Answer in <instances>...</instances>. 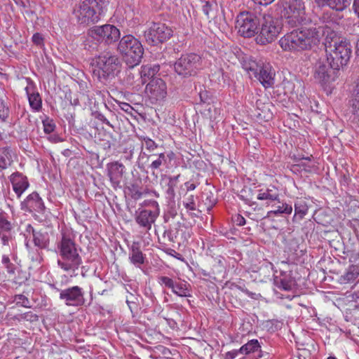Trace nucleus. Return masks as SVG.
<instances>
[{
    "label": "nucleus",
    "mask_w": 359,
    "mask_h": 359,
    "mask_svg": "<svg viewBox=\"0 0 359 359\" xmlns=\"http://www.w3.org/2000/svg\"><path fill=\"white\" fill-rule=\"evenodd\" d=\"M43 131L46 134H50L54 131L55 128V125L52 119L49 118H46L42 121Z\"/></svg>",
    "instance_id": "38"
},
{
    "label": "nucleus",
    "mask_w": 359,
    "mask_h": 359,
    "mask_svg": "<svg viewBox=\"0 0 359 359\" xmlns=\"http://www.w3.org/2000/svg\"><path fill=\"white\" fill-rule=\"evenodd\" d=\"M158 283L161 285H165L166 287H168L170 289H172L173 287V285L175 283V281L167 276H161L158 278Z\"/></svg>",
    "instance_id": "43"
},
{
    "label": "nucleus",
    "mask_w": 359,
    "mask_h": 359,
    "mask_svg": "<svg viewBox=\"0 0 359 359\" xmlns=\"http://www.w3.org/2000/svg\"><path fill=\"white\" fill-rule=\"evenodd\" d=\"M57 249L61 259L57 261L59 266L65 271H74L82 264V259L74 241L70 236L62 234L57 244Z\"/></svg>",
    "instance_id": "4"
},
{
    "label": "nucleus",
    "mask_w": 359,
    "mask_h": 359,
    "mask_svg": "<svg viewBox=\"0 0 359 359\" xmlns=\"http://www.w3.org/2000/svg\"><path fill=\"white\" fill-rule=\"evenodd\" d=\"M292 285L293 283L292 280H287L285 278H282L280 280L278 287L284 290L289 291L292 290Z\"/></svg>",
    "instance_id": "44"
},
{
    "label": "nucleus",
    "mask_w": 359,
    "mask_h": 359,
    "mask_svg": "<svg viewBox=\"0 0 359 359\" xmlns=\"http://www.w3.org/2000/svg\"><path fill=\"white\" fill-rule=\"evenodd\" d=\"M172 32V29L165 23L152 22L148 25L144 36L149 44L156 45L169 39Z\"/></svg>",
    "instance_id": "10"
},
{
    "label": "nucleus",
    "mask_w": 359,
    "mask_h": 359,
    "mask_svg": "<svg viewBox=\"0 0 359 359\" xmlns=\"http://www.w3.org/2000/svg\"><path fill=\"white\" fill-rule=\"evenodd\" d=\"M276 6L281 17L287 19L292 27L307 21L304 0H278Z\"/></svg>",
    "instance_id": "8"
},
{
    "label": "nucleus",
    "mask_w": 359,
    "mask_h": 359,
    "mask_svg": "<svg viewBox=\"0 0 359 359\" xmlns=\"http://www.w3.org/2000/svg\"><path fill=\"white\" fill-rule=\"evenodd\" d=\"M2 262L5 264H7L10 262V259L8 257L4 256L2 258Z\"/></svg>",
    "instance_id": "62"
},
{
    "label": "nucleus",
    "mask_w": 359,
    "mask_h": 359,
    "mask_svg": "<svg viewBox=\"0 0 359 359\" xmlns=\"http://www.w3.org/2000/svg\"><path fill=\"white\" fill-rule=\"evenodd\" d=\"M10 180L13 190L18 198H20L29 186L27 177L21 173L15 172L11 175Z\"/></svg>",
    "instance_id": "19"
},
{
    "label": "nucleus",
    "mask_w": 359,
    "mask_h": 359,
    "mask_svg": "<svg viewBox=\"0 0 359 359\" xmlns=\"http://www.w3.org/2000/svg\"><path fill=\"white\" fill-rule=\"evenodd\" d=\"M229 168H230V172H231V175H233L235 176L236 172H237V170H236V163L234 161H233L232 160H229Z\"/></svg>",
    "instance_id": "53"
},
{
    "label": "nucleus",
    "mask_w": 359,
    "mask_h": 359,
    "mask_svg": "<svg viewBox=\"0 0 359 359\" xmlns=\"http://www.w3.org/2000/svg\"><path fill=\"white\" fill-rule=\"evenodd\" d=\"M338 70L332 69L330 65L319 63L316 67L313 77L321 86H325L336 79Z\"/></svg>",
    "instance_id": "16"
},
{
    "label": "nucleus",
    "mask_w": 359,
    "mask_h": 359,
    "mask_svg": "<svg viewBox=\"0 0 359 359\" xmlns=\"http://www.w3.org/2000/svg\"><path fill=\"white\" fill-rule=\"evenodd\" d=\"M8 116V108L4 102L0 100V118L4 120Z\"/></svg>",
    "instance_id": "48"
},
{
    "label": "nucleus",
    "mask_w": 359,
    "mask_h": 359,
    "mask_svg": "<svg viewBox=\"0 0 359 359\" xmlns=\"http://www.w3.org/2000/svg\"><path fill=\"white\" fill-rule=\"evenodd\" d=\"M120 30L114 25L95 26L88 32L85 48L90 51L97 50L100 43L111 44L120 38Z\"/></svg>",
    "instance_id": "6"
},
{
    "label": "nucleus",
    "mask_w": 359,
    "mask_h": 359,
    "mask_svg": "<svg viewBox=\"0 0 359 359\" xmlns=\"http://www.w3.org/2000/svg\"><path fill=\"white\" fill-rule=\"evenodd\" d=\"M172 292L180 297H189L190 293L187 283L175 282Z\"/></svg>",
    "instance_id": "35"
},
{
    "label": "nucleus",
    "mask_w": 359,
    "mask_h": 359,
    "mask_svg": "<svg viewBox=\"0 0 359 359\" xmlns=\"http://www.w3.org/2000/svg\"><path fill=\"white\" fill-rule=\"evenodd\" d=\"M29 228L32 229L33 241L34 245L40 248H45L48 244V236L46 233H41L40 231H35L31 226Z\"/></svg>",
    "instance_id": "32"
},
{
    "label": "nucleus",
    "mask_w": 359,
    "mask_h": 359,
    "mask_svg": "<svg viewBox=\"0 0 359 359\" xmlns=\"http://www.w3.org/2000/svg\"><path fill=\"white\" fill-rule=\"evenodd\" d=\"M25 318H27V319L29 318L31 320H38V316L36 315H35V314H33L31 312L25 313Z\"/></svg>",
    "instance_id": "56"
},
{
    "label": "nucleus",
    "mask_w": 359,
    "mask_h": 359,
    "mask_svg": "<svg viewBox=\"0 0 359 359\" xmlns=\"http://www.w3.org/2000/svg\"><path fill=\"white\" fill-rule=\"evenodd\" d=\"M11 229V223L8 222L3 215H0V238H1L3 245L8 244L9 233Z\"/></svg>",
    "instance_id": "27"
},
{
    "label": "nucleus",
    "mask_w": 359,
    "mask_h": 359,
    "mask_svg": "<svg viewBox=\"0 0 359 359\" xmlns=\"http://www.w3.org/2000/svg\"><path fill=\"white\" fill-rule=\"evenodd\" d=\"M168 323L172 328H175L177 326V323L173 320H167Z\"/></svg>",
    "instance_id": "60"
},
{
    "label": "nucleus",
    "mask_w": 359,
    "mask_h": 359,
    "mask_svg": "<svg viewBox=\"0 0 359 359\" xmlns=\"http://www.w3.org/2000/svg\"><path fill=\"white\" fill-rule=\"evenodd\" d=\"M150 204L151 209H139L135 213V222L146 231L151 229L160 213L158 203L156 201H153Z\"/></svg>",
    "instance_id": "14"
},
{
    "label": "nucleus",
    "mask_w": 359,
    "mask_h": 359,
    "mask_svg": "<svg viewBox=\"0 0 359 359\" xmlns=\"http://www.w3.org/2000/svg\"><path fill=\"white\" fill-rule=\"evenodd\" d=\"M349 109L352 114L359 117V78L349 100Z\"/></svg>",
    "instance_id": "26"
},
{
    "label": "nucleus",
    "mask_w": 359,
    "mask_h": 359,
    "mask_svg": "<svg viewBox=\"0 0 359 359\" xmlns=\"http://www.w3.org/2000/svg\"><path fill=\"white\" fill-rule=\"evenodd\" d=\"M353 6L355 13L358 15V16L359 18V0H354Z\"/></svg>",
    "instance_id": "57"
},
{
    "label": "nucleus",
    "mask_w": 359,
    "mask_h": 359,
    "mask_svg": "<svg viewBox=\"0 0 359 359\" xmlns=\"http://www.w3.org/2000/svg\"><path fill=\"white\" fill-rule=\"evenodd\" d=\"M308 210L306 201L299 200L294 203V217L297 216L299 219H303L307 214Z\"/></svg>",
    "instance_id": "36"
},
{
    "label": "nucleus",
    "mask_w": 359,
    "mask_h": 359,
    "mask_svg": "<svg viewBox=\"0 0 359 359\" xmlns=\"http://www.w3.org/2000/svg\"><path fill=\"white\" fill-rule=\"evenodd\" d=\"M184 186L187 191H193L196 189V186L194 183L191 182H187L184 183Z\"/></svg>",
    "instance_id": "55"
},
{
    "label": "nucleus",
    "mask_w": 359,
    "mask_h": 359,
    "mask_svg": "<svg viewBox=\"0 0 359 359\" xmlns=\"http://www.w3.org/2000/svg\"><path fill=\"white\" fill-rule=\"evenodd\" d=\"M228 61L233 64L239 63L243 67V60H245L246 57H252V56L244 54L238 47L232 48L228 53Z\"/></svg>",
    "instance_id": "24"
},
{
    "label": "nucleus",
    "mask_w": 359,
    "mask_h": 359,
    "mask_svg": "<svg viewBox=\"0 0 359 359\" xmlns=\"http://www.w3.org/2000/svg\"><path fill=\"white\" fill-rule=\"evenodd\" d=\"M146 93L154 100H161L167 95V87L165 81L160 78L152 79L147 85Z\"/></svg>",
    "instance_id": "15"
},
{
    "label": "nucleus",
    "mask_w": 359,
    "mask_h": 359,
    "mask_svg": "<svg viewBox=\"0 0 359 359\" xmlns=\"http://www.w3.org/2000/svg\"><path fill=\"white\" fill-rule=\"evenodd\" d=\"M117 51L130 67L138 65L144 54L141 42L131 34L125 35L120 39Z\"/></svg>",
    "instance_id": "7"
},
{
    "label": "nucleus",
    "mask_w": 359,
    "mask_h": 359,
    "mask_svg": "<svg viewBox=\"0 0 359 359\" xmlns=\"http://www.w3.org/2000/svg\"><path fill=\"white\" fill-rule=\"evenodd\" d=\"M124 168L122 163L117 161L109 165V177L114 184L118 185L120 183L124 172Z\"/></svg>",
    "instance_id": "22"
},
{
    "label": "nucleus",
    "mask_w": 359,
    "mask_h": 359,
    "mask_svg": "<svg viewBox=\"0 0 359 359\" xmlns=\"http://www.w3.org/2000/svg\"><path fill=\"white\" fill-rule=\"evenodd\" d=\"M174 67L176 73L180 76H191L201 67V57L194 53L184 55L175 63Z\"/></svg>",
    "instance_id": "12"
},
{
    "label": "nucleus",
    "mask_w": 359,
    "mask_h": 359,
    "mask_svg": "<svg viewBox=\"0 0 359 359\" xmlns=\"http://www.w3.org/2000/svg\"><path fill=\"white\" fill-rule=\"evenodd\" d=\"M271 103L268 102L266 104L262 102L261 100H257L256 102L257 108L260 110L262 113H264L266 109H269V107L271 106Z\"/></svg>",
    "instance_id": "47"
},
{
    "label": "nucleus",
    "mask_w": 359,
    "mask_h": 359,
    "mask_svg": "<svg viewBox=\"0 0 359 359\" xmlns=\"http://www.w3.org/2000/svg\"><path fill=\"white\" fill-rule=\"evenodd\" d=\"M318 6H327L336 11L345 10L351 2V0H315Z\"/></svg>",
    "instance_id": "21"
},
{
    "label": "nucleus",
    "mask_w": 359,
    "mask_h": 359,
    "mask_svg": "<svg viewBox=\"0 0 359 359\" xmlns=\"http://www.w3.org/2000/svg\"><path fill=\"white\" fill-rule=\"evenodd\" d=\"M100 119V121L103 123H104V124H106V125H107V126H109L110 127H112V125L110 123V122L104 116H102Z\"/></svg>",
    "instance_id": "59"
},
{
    "label": "nucleus",
    "mask_w": 359,
    "mask_h": 359,
    "mask_svg": "<svg viewBox=\"0 0 359 359\" xmlns=\"http://www.w3.org/2000/svg\"><path fill=\"white\" fill-rule=\"evenodd\" d=\"M143 145L149 151H153L157 148V144L156 142L149 137H144Z\"/></svg>",
    "instance_id": "42"
},
{
    "label": "nucleus",
    "mask_w": 359,
    "mask_h": 359,
    "mask_svg": "<svg viewBox=\"0 0 359 359\" xmlns=\"http://www.w3.org/2000/svg\"><path fill=\"white\" fill-rule=\"evenodd\" d=\"M60 298L64 300L67 306H77L84 303L82 289L79 286L62 290L60 293Z\"/></svg>",
    "instance_id": "17"
},
{
    "label": "nucleus",
    "mask_w": 359,
    "mask_h": 359,
    "mask_svg": "<svg viewBox=\"0 0 359 359\" xmlns=\"http://www.w3.org/2000/svg\"><path fill=\"white\" fill-rule=\"evenodd\" d=\"M52 141L53 142H61L62 140L59 137H54V138H52Z\"/></svg>",
    "instance_id": "63"
},
{
    "label": "nucleus",
    "mask_w": 359,
    "mask_h": 359,
    "mask_svg": "<svg viewBox=\"0 0 359 359\" xmlns=\"http://www.w3.org/2000/svg\"><path fill=\"white\" fill-rule=\"evenodd\" d=\"M348 269L350 271H351L352 274H353L354 276H356V278H358V276H359V262L356 264H352L349 266Z\"/></svg>",
    "instance_id": "51"
},
{
    "label": "nucleus",
    "mask_w": 359,
    "mask_h": 359,
    "mask_svg": "<svg viewBox=\"0 0 359 359\" xmlns=\"http://www.w3.org/2000/svg\"><path fill=\"white\" fill-rule=\"evenodd\" d=\"M202 200L208 210L210 209L216 203V198L211 191H204L202 194Z\"/></svg>",
    "instance_id": "37"
},
{
    "label": "nucleus",
    "mask_w": 359,
    "mask_h": 359,
    "mask_svg": "<svg viewBox=\"0 0 359 359\" xmlns=\"http://www.w3.org/2000/svg\"><path fill=\"white\" fill-rule=\"evenodd\" d=\"M320 41V32L315 27H302L285 34L279 44L285 51H300L311 49Z\"/></svg>",
    "instance_id": "2"
},
{
    "label": "nucleus",
    "mask_w": 359,
    "mask_h": 359,
    "mask_svg": "<svg viewBox=\"0 0 359 359\" xmlns=\"http://www.w3.org/2000/svg\"><path fill=\"white\" fill-rule=\"evenodd\" d=\"M232 222L238 226H243L245 224V219L240 214H236L231 217Z\"/></svg>",
    "instance_id": "45"
},
{
    "label": "nucleus",
    "mask_w": 359,
    "mask_h": 359,
    "mask_svg": "<svg viewBox=\"0 0 359 359\" xmlns=\"http://www.w3.org/2000/svg\"><path fill=\"white\" fill-rule=\"evenodd\" d=\"M32 41L37 46H41L43 43V38L39 33H36L32 36Z\"/></svg>",
    "instance_id": "50"
},
{
    "label": "nucleus",
    "mask_w": 359,
    "mask_h": 359,
    "mask_svg": "<svg viewBox=\"0 0 359 359\" xmlns=\"http://www.w3.org/2000/svg\"><path fill=\"white\" fill-rule=\"evenodd\" d=\"M243 69L250 76H254L265 88H271L275 83L276 72L266 59L246 57L243 60Z\"/></svg>",
    "instance_id": "3"
},
{
    "label": "nucleus",
    "mask_w": 359,
    "mask_h": 359,
    "mask_svg": "<svg viewBox=\"0 0 359 359\" xmlns=\"http://www.w3.org/2000/svg\"><path fill=\"white\" fill-rule=\"evenodd\" d=\"M278 203H280V202ZM272 206L274 207V209L267 212V217L290 215L292 212V206L287 203H282L278 205H272Z\"/></svg>",
    "instance_id": "28"
},
{
    "label": "nucleus",
    "mask_w": 359,
    "mask_h": 359,
    "mask_svg": "<svg viewBox=\"0 0 359 359\" xmlns=\"http://www.w3.org/2000/svg\"><path fill=\"white\" fill-rule=\"evenodd\" d=\"M21 209L32 214L42 213L45 206L41 198L36 192H33L21 202Z\"/></svg>",
    "instance_id": "18"
},
{
    "label": "nucleus",
    "mask_w": 359,
    "mask_h": 359,
    "mask_svg": "<svg viewBox=\"0 0 359 359\" xmlns=\"http://www.w3.org/2000/svg\"><path fill=\"white\" fill-rule=\"evenodd\" d=\"M118 64L119 61L116 55L110 53H104L97 58L93 74L100 81L106 79L114 74L118 68Z\"/></svg>",
    "instance_id": "9"
},
{
    "label": "nucleus",
    "mask_w": 359,
    "mask_h": 359,
    "mask_svg": "<svg viewBox=\"0 0 359 359\" xmlns=\"http://www.w3.org/2000/svg\"><path fill=\"white\" fill-rule=\"evenodd\" d=\"M241 354L239 349H234L226 353V359H234Z\"/></svg>",
    "instance_id": "49"
},
{
    "label": "nucleus",
    "mask_w": 359,
    "mask_h": 359,
    "mask_svg": "<svg viewBox=\"0 0 359 359\" xmlns=\"http://www.w3.org/2000/svg\"><path fill=\"white\" fill-rule=\"evenodd\" d=\"M259 25L257 16L250 12H242L236 18L235 27L244 37H252L257 33Z\"/></svg>",
    "instance_id": "11"
},
{
    "label": "nucleus",
    "mask_w": 359,
    "mask_h": 359,
    "mask_svg": "<svg viewBox=\"0 0 359 359\" xmlns=\"http://www.w3.org/2000/svg\"><path fill=\"white\" fill-rule=\"evenodd\" d=\"M239 351L241 354L248 355L261 351V345L257 339H251L243 345Z\"/></svg>",
    "instance_id": "30"
},
{
    "label": "nucleus",
    "mask_w": 359,
    "mask_h": 359,
    "mask_svg": "<svg viewBox=\"0 0 359 359\" xmlns=\"http://www.w3.org/2000/svg\"><path fill=\"white\" fill-rule=\"evenodd\" d=\"M323 34L325 35L326 51L329 53L327 62L334 69H339L347 65L352 53V46L347 40H339L337 33L330 32L328 25L323 27Z\"/></svg>",
    "instance_id": "1"
},
{
    "label": "nucleus",
    "mask_w": 359,
    "mask_h": 359,
    "mask_svg": "<svg viewBox=\"0 0 359 359\" xmlns=\"http://www.w3.org/2000/svg\"><path fill=\"white\" fill-rule=\"evenodd\" d=\"M353 298L356 301H359V290L353 294Z\"/></svg>",
    "instance_id": "61"
},
{
    "label": "nucleus",
    "mask_w": 359,
    "mask_h": 359,
    "mask_svg": "<svg viewBox=\"0 0 359 359\" xmlns=\"http://www.w3.org/2000/svg\"><path fill=\"white\" fill-rule=\"evenodd\" d=\"M184 207L189 210H196V203L194 195L188 196L183 202Z\"/></svg>",
    "instance_id": "41"
},
{
    "label": "nucleus",
    "mask_w": 359,
    "mask_h": 359,
    "mask_svg": "<svg viewBox=\"0 0 359 359\" xmlns=\"http://www.w3.org/2000/svg\"><path fill=\"white\" fill-rule=\"evenodd\" d=\"M257 199L260 201H266V203L269 205L270 202L279 201V193L277 189L274 188L262 189L258 191L257 194Z\"/></svg>",
    "instance_id": "23"
},
{
    "label": "nucleus",
    "mask_w": 359,
    "mask_h": 359,
    "mask_svg": "<svg viewBox=\"0 0 359 359\" xmlns=\"http://www.w3.org/2000/svg\"><path fill=\"white\" fill-rule=\"evenodd\" d=\"M4 139V133L0 131V141H1Z\"/></svg>",
    "instance_id": "64"
},
{
    "label": "nucleus",
    "mask_w": 359,
    "mask_h": 359,
    "mask_svg": "<svg viewBox=\"0 0 359 359\" xmlns=\"http://www.w3.org/2000/svg\"><path fill=\"white\" fill-rule=\"evenodd\" d=\"M13 162V152L8 147L0 148V170L7 168Z\"/></svg>",
    "instance_id": "29"
},
{
    "label": "nucleus",
    "mask_w": 359,
    "mask_h": 359,
    "mask_svg": "<svg viewBox=\"0 0 359 359\" xmlns=\"http://www.w3.org/2000/svg\"><path fill=\"white\" fill-rule=\"evenodd\" d=\"M179 176L175 177L174 178L170 179V183H169V188L168 190V194H173L174 193V188L173 186L175 185V182H177V179Z\"/></svg>",
    "instance_id": "52"
},
{
    "label": "nucleus",
    "mask_w": 359,
    "mask_h": 359,
    "mask_svg": "<svg viewBox=\"0 0 359 359\" xmlns=\"http://www.w3.org/2000/svg\"><path fill=\"white\" fill-rule=\"evenodd\" d=\"M28 97L29 104L34 111H39L42 107V100L39 93L34 91V85L29 82L25 88Z\"/></svg>",
    "instance_id": "20"
},
{
    "label": "nucleus",
    "mask_w": 359,
    "mask_h": 359,
    "mask_svg": "<svg viewBox=\"0 0 359 359\" xmlns=\"http://www.w3.org/2000/svg\"><path fill=\"white\" fill-rule=\"evenodd\" d=\"M165 161V156L163 153L158 154L157 159L153 161L150 164L149 167L152 170H156L159 168L163 162Z\"/></svg>",
    "instance_id": "40"
},
{
    "label": "nucleus",
    "mask_w": 359,
    "mask_h": 359,
    "mask_svg": "<svg viewBox=\"0 0 359 359\" xmlns=\"http://www.w3.org/2000/svg\"><path fill=\"white\" fill-rule=\"evenodd\" d=\"M126 302L130 311H133V309L135 306V303L133 301H130L128 299H127Z\"/></svg>",
    "instance_id": "58"
},
{
    "label": "nucleus",
    "mask_w": 359,
    "mask_h": 359,
    "mask_svg": "<svg viewBox=\"0 0 359 359\" xmlns=\"http://www.w3.org/2000/svg\"><path fill=\"white\" fill-rule=\"evenodd\" d=\"M108 5L107 0H83L74 8V15L80 24L97 22Z\"/></svg>",
    "instance_id": "5"
},
{
    "label": "nucleus",
    "mask_w": 359,
    "mask_h": 359,
    "mask_svg": "<svg viewBox=\"0 0 359 359\" xmlns=\"http://www.w3.org/2000/svg\"><path fill=\"white\" fill-rule=\"evenodd\" d=\"M160 67L158 65H147L142 67L141 77L143 79V82H147V79H154V76L158 72Z\"/></svg>",
    "instance_id": "33"
},
{
    "label": "nucleus",
    "mask_w": 359,
    "mask_h": 359,
    "mask_svg": "<svg viewBox=\"0 0 359 359\" xmlns=\"http://www.w3.org/2000/svg\"><path fill=\"white\" fill-rule=\"evenodd\" d=\"M15 301L17 304H20L23 306H28V299L22 294L15 296Z\"/></svg>",
    "instance_id": "46"
},
{
    "label": "nucleus",
    "mask_w": 359,
    "mask_h": 359,
    "mask_svg": "<svg viewBox=\"0 0 359 359\" xmlns=\"http://www.w3.org/2000/svg\"><path fill=\"white\" fill-rule=\"evenodd\" d=\"M274 0H252L255 4L262 5V6H268L271 4Z\"/></svg>",
    "instance_id": "54"
},
{
    "label": "nucleus",
    "mask_w": 359,
    "mask_h": 359,
    "mask_svg": "<svg viewBox=\"0 0 359 359\" xmlns=\"http://www.w3.org/2000/svg\"><path fill=\"white\" fill-rule=\"evenodd\" d=\"M292 158L295 162L298 163L296 165L301 167L306 172H312L317 169L314 164L300 162L302 160L311 161L313 158L312 155L306 157L300 155H293Z\"/></svg>",
    "instance_id": "31"
},
{
    "label": "nucleus",
    "mask_w": 359,
    "mask_h": 359,
    "mask_svg": "<svg viewBox=\"0 0 359 359\" xmlns=\"http://www.w3.org/2000/svg\"><path fill=\"white\" fill-rule=\"evenodd\" d=\"M356 278V276L347 269L346 272L340 276L339 282L341 284H347L353 282Z\"/></svg>",
    "instance_id": "39"
},
{
    "label": "nucleus",
    "mask_w": 359,
    "mask_h": 359,
    "mask_svg": "<svg viewBox=\"0 0 359 359\" xmlns=\"http://www.w3.org/2000/svg\"><path fill=\"white\" fill-rule=\"evenodd\" d=\"M129 259L135 266L139 267L144 262V257L140 249L138 243H133L130 248Z\"/></svg>",
    "instance_id": "25"
},
{
    "label": "nucleus",
    "mask_w": 359,
    "mask_h": 359,
    "mask_svg": "<svg viewBox=\"0 0 359 359\" xmlns=\"http://www.w3.org/2000/svg\"><path fill=\"white\" fill-rule=\"evenodd\" d=\"M254 191L250 187H244L239 193L238 197L240 199L243 201L245 204L249 206H253L256 204L255 201H253L254 198Z\"/></svg>",
    "instance_id": "34"
},
{
    "label": "nucleus",
    "mask_w": 359,
    "mask_h": 359,
    "mask_svg": "<svg viewBox=\"0 0 359 359\" xmlns=\"http://www.w3.org/2000/svg\"><path fill=\"white\" fill-rule=\"evenodd\" d=\"M281 27L277 20L271 18L265 19L262 25L259 34L256 36V42L260 45H265L273 41L278 34Z\"/></svg>",
    "instance_id": "13"
}]
</instances>
